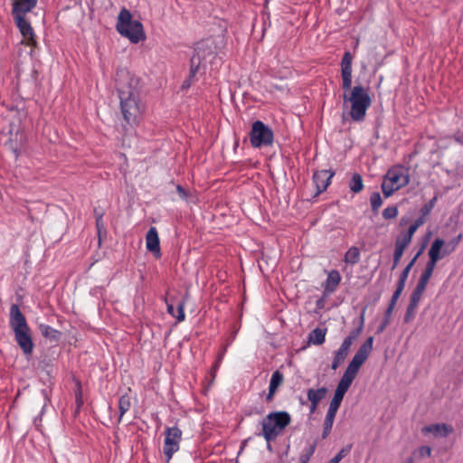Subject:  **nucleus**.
Segmentation results:
<instances>
[{"label": "nucleus", "instance_id": "obj_48", "mask_svg": "<svg viewBox=\"0 0 463 463\" xmlns=\"http://www.w3.org/2000/svg\"><path fill=\"white\" fill-rule=\"evenodd\" d=\"M407 278H404L403 276H400L399 279L396 284L395 291H398L399 293H402L405 284H406Z\"/></svg>", "mask_w": 463, "mask_h": 463}, {"label": "nucleus", "instance_id": "obj_15", "mask_svg": "<svg viewBox=\"0 0 463 463\" xmlns=\"http://www.w3.org/2000/svg\"><path fill=\"white\" fill-rule=\"evenodd\" d=\"M146 246L147 250L154 253L156 257H159L161 255L159 237L156 227H150L146 232Z\"/></svg>", "mask_w": 463, "mask_h": 463}, {"label": "nucleus", "instance_id": "obj_35", "mask_svg": "<svg viewBox=\"0 0 463 463\" xmlns=\"http://www.w3.org/2000/svg\"><path fill=\"white\" fill-rule=\"evenodd\" d=\"M201 62L202 60L199 53H194L191 58L190 77H194L201 66Z\"/></svg>", "mask_w": 463, "mask_h": 463}, {"label": "nucleus", "instance_id": "obj_43", "mask_svg": "<svg viewBox=\"0 0 463 463\" xmlns=\"http://www.w3.org/2000/svg\"><path fill=\"white\" fill-rule=\"evenodd\" d=\"M417 230H418V228L416 227V225L411 223L410 225V227L408 228L407 232L401 238L409 242H411L413 234L416 232Z\"/></svg>", "mask_w": 463, "mask_h": 463}, {"label": "nucleus", "instance_id": "obj_14", "mask_svg": "<svg viewBox=\"0 0 463 463\" xmlns=\"http://www.w3.org/2000/svg\"><path fill=\"white\" fill-rule=\"evenodd\" d=\"M453 431V426L447 423L429 424L421 429L422 434L431 433L435 438H447Z\"/></svg>", "mask_w": 463, "mask_h": 463}, {"label": "nucleus", "instance_id": "obj_22", "mask_svg": "<svg viewBox=\"0 0 463 463\" xmlns=\"http://www.w3.org/2000/svg\"><path fill=\"white\" fill-rule=\"evenodd\" d=\"M327 389L326 386H322L318 389L310 388L307 392V400L310 402L319 403L320 401L326 396Z\"/></svg>", "mask_w": 463, "mask_h": 463}, {"label": "nucleus", "instance_id": "obj_16", "mask_svg": "<svg viewBox=\"0 0 463 463\" xmlns=\"http://www.w3.org/2000/svg\"><path fill=\"white\" fill-rule=\"evenodd\" d=\"M38 0H15L13 6L14 17H25L26 14L31 12L37 4Z\"/></svg>", "mask_w": 463, "mask_h": 463}, {"label": "nucleus", "instance_id": "obj_26", "mask_svg": "<svg viewBox=\"0 0 463 463\" xmlns=\"http://www.w3.org/2000/svg\"><path fill=\"white\" fill-rule=\"evenodd\" d=\"M461 239H462V234L459 233L458 236L451 239L447 244L444 243V246L441 250V254L443 255V257L452 253L458 246Z\"/></svg>", "mask_w": 463, "mask_h": 463}, {"label": "nucleus", "instance_id": "obj_18", "mask_svg": "<svg viewBox=\"0 0 463 463\" xmlns=\"http://www.w3.org/2000/svg\"><path fill=\"white\" fill-rule=\"evenodd\" d=\"M225 352H226V348H222V350H220V352L216 355V358H215L213 364L211 366V369L208 373L211 379L208 383V385L207 386L204 385V394L206 393L207 390L210 388V386L213 383V382L215 380L216 373L220 368V365L222 362Z\"/></svg>", "mask_w": 463, "mask_h": 463}, {"label": "nucleus", "instance_id": "obj_1", "mask_svg": "<svg viewBox=\"0 0 463 463\" xmlns=\"http://www.w3.org/2000/svg\"><path fill=\"white\" fill-rule=\"evenodd\" d=\"M117 88L124 119L128 124H136L144 111V104L140 99L138 79L128 72L121 71Z\"/></svg>", "mask_w": 463, "mask_h": 463}, {"label": "nucleus", "instance_id": "obj_54", "mask_svg": "<svg viewBox=\"0 0 463 463\" xmlns=\"http://www.w3.org/2000/svg\"><path fill=\"white\" fill-rule=\"evenodd\" d=\"M453 138H454V140H455L458 144H459V145L463 146V134H462V133H460V132L456 133V134L454 135Z\"/></svg>", "mask_w": 463, "mask_h": 463}, {"label": "nucleus", "instance_id": "obj_49", "mask_svg": "<svg viewBox=\"0 0 463 463\" xmlns=\"http://www.w3.org/2000/svg\"><path fill=\"white\" fill-rule=\"evenodd\" d=\"M353 340L351 338H348L347 336L344 339L341 346L339 347L341 350L349 353L350 347L353 344Z\"/></svg>", "mask_w": 463, "mask_h": 463}, {"label": "nucleus", "instance_id": "obj_6", "mask_svg": "<svg viewBox=\"0 0 463 463\" xmlns=\"http://www.w3.org/2000/svg\"><path fill=\"white\" fill-rule=\"evenodd\" d=\"M207 22L208 24H212V26L208 29L209 35L204 38V55L206 52L218 53L225 46L226 23L217 18Z\"/></svg>", "mask_w": 463, "mask_h": 463}, {"label": "nucleus", "instance_id": "obj_50", "mask_svg": "<svg viewBox=\"0 0 463 463\" xmlns=\"http://www.w3.org/2000/svg\"><path fill=\"white\" fill-rule=\"evenodd\" d=\"M363 330V327H362V325H359V326L357 328H354L353 329L349 335H347L348 338H351V340L354 341L356 339V337L360 335V333L362 332Z\"/></svg>", "mask_w": 463, "mask_h": 463}, {"label": "nucleus", "instance_id": "obj_56", "mask_svg": "<svg viewBox=\"0 0 463 463\" xmlns=\"http://www.w3.org/2000/svg\"><path fill=\"white\" fill-rule=\"evenodd\" d=\"M425 217L426 216L420 215L414 221L413 224L416 225L417 228H419L425 222Z\"/></svg>", "mask_w": 463, "mask_h": 463}, {"label": "nucleus", "instance_id": "obj_29", "mask_svg": "<svg viewBox=\"0 0 463 463\" xmlns=\"http://www.w3.org/2000/svg\"><path fill=\"white\" fill-rule=\"evenodd\" d=\"M131 407L130 398L128 395H122L118 401V409H119V419L118 421L121 420L123 415L129 411Z\"/></svg>", "mask_w": 463, "mask_h": 463}, {"label": "nucleus", "instance_id": "obj_57", "mask_svg": "<svg viewBox=\"0 0 463 463\" xmlns=\"http://www.w3.org/2000/svg\"><path fill=\"white\" fill-rule=\"evenodd\" d=\"M96 225H97L98 231L99 232L100 229L103 227L102 215L97 216V218H96Z\"/></svg>", "mask_w": 463, "mask_h": 463}, {"label": "nucleus", "instance_id": "obj_25", "mask_svg": "<svg viewBox=\"0 0 463 463\" xmlns=\"http://www.w3.org/2000/svg\"><path fill=\"white\" fill-rule=\"evenodd\" d=\"M349 188L354 194H358L364 189V182L360 174H352L351 179L349 181Z\"/></svg>", "mask_w": 463, "mask_h": 463}, {"label": "nucleus", "instance_id": "obj_63", "mask_svg": "<svg viewBox=\"0 0 463 463\" xmlns=\"http://www.w3.org/2000/svg\"><path fill=\"white\" fill-rule=\"evenodd\" d=\"M177 191L182 197L184 196L185 192L180 185H177Z\"/></svg>", "mask_w": 463, "mask_h": 463}, {"label": "nucleus", "instance_id": "obj_37", "mask_svg": "<svg viewBox=\"0 0 463 463\" xmlns=\"http://www.w3.org/2000/svg\"><path fill=\"white\" fill-rule=\"evenodd\" d=\"M437 197H433L426 203L420 210V215L428 216L435 206Z\"/></svg>", "mask_w": 463, "mask_h": 463}, {"label": "nucleus", "instance_id": "obj_21", "mask_svg": "<svg viewBox=\"0 0 463 463\" xmlns=\"http://www.w3.org/2000/svg\"><path fill=\"white\" fill-rule=\"evenodd\" d=\"M326 328L316 327L308 334V343L320 345L326 341Z\"/></svg>", "mask_w": 463, "mask_h": 463}, {"label": "nucleus", "instance_id": "obj_30", "mask_svg": "<svg viewBox=\"0 0 463 463\" xmlns=\"http://www.w3.org/2000/svg\"><path fill=\"white\" fill-rule=\"evenodd\" d=\"M40 330L44 337L57 340L60 335V332L48 325H40Z\"/></svg>", "mask_w": 463, "mask_h": 463}, {"label": "nucleus", "instance_id": "obj_45", "mask_svg": "<svg viewBox=\"0 0 463 463\" xmlns=\"http://www.w3.org/2000/svg\"><path fill=\"white\" fill-rule=\"evenodd\" d=\"M390 319H391V317H385V314H384L380 325L376 328L375 333L376 334L383 333L385 330V328L387 327V326L390 324Z\"/></svg>", "mask_w": 463, "mask_h": 463}, {"label": "nucleus", "instance_id": "obj_17", "mask_svg": "<svg viewBox=\"0 0 463 463\" xmlns=\"http://www.w3.org/2000/svg\"><path fill=\"white\" fill-rule=\"evenodd\" d=\"M341 282V275L338 270L332 269L324 284V291L326 295L332 294L335 291L337 286Z\"/></svg>", "mask_w": 463, "mask_h": 463}, {"label": "nucleus", "instance_id": "obj_59", "mask_svg": "<svg viewBox=\"0 0 463 463\" xmlns=\"http://www.w3.org/2000/svg\"><path fill=\"white\" fill-rule=\"evenodd\" d=\"M317 403L310 402L309 412L314 413L317 411Z\"/></svg>", "mask_w": 463, "mask_h": 463}, {"label": "nucleus", "instance_id": "obj_39", "mask_svg": "<svg viewBox=\"0 0 463 463\" xmlns=\"http://www.w3.org/2000/svg\"><path fill=\"white\" fill-rule=\"evenodd\" d=\"M432 275L428 274L427 272H423L420 274L418 283L415 288H420V289L424 290L429 283L430 279Z\"/></svg>", "mask_w": 463, "mask_h": 463}, {"label": "nucleus", "instance_id": "obj_20", "mask_svg": "<svg viewBox=\"0 0 463 463\" xmlns=\"http://www.w3.org/2000/svg\"><path fill=\"white\" fill-rule=\"evenodd\" d=\"M373 336L367 337L354 356L364 363L373 350Z\"/></svg>", "mask_w": 463, "mask_h": 463}, {"label": "nucleus", "instance_id": "obj_28", "mask_svg": "<svg viewBox=\"0 0 463 463\" xmlns=\"http://www.w3.org/2000/svg\"><path fill=\"white\" fill-rule=\"evenodd\" d=\"M353 379L347 377V375H344L341 377L337 386H336V389L335 391V392H338V394H341L343 396L345 395V393L347 392L348 389L350 388L352 383H353Z\"/></svg>", "mask_w": 463, "mask_h": 463}, {"label": "nucleus", "instance_id": "obj_44", "mask_svg": "<svg viewBox=\"0 0 463 463\" xmlns=\"http://www.w3.org/2000/svg\"><path fill=\"white\" fill-rule=\"evenodd\" d=\"M415 453H417L420 458H429L431 455V448L429 446H420Z\"/></svg>", "mask_w": 463, "mask_h": 463}, {"label": "nucleus", "instance_id": "obj_11", "mask_svg": "<svg viewBox=\"0 0 463 463\" xmlns=\"http://www.w3.org/2000/svg\"><path fill=\"white\" fill-rule=\"evenodd\" d=\"M383 178L387 180L391 185H400V188L406 186L410 182L409 175L402 167H392L384 175Z\"/></svg>", "mask_w": 463, "mask_h": 463}, {"label": "nucleus", "instance_id": "obj_51", "mask_svg": "<svg viewBox=\"0 0 463 463\" xmlns=\"http://www.w3.org/2000/svg\"><path fill=\"white\" fill-rule=\"evenodd\" d=\"M338 408L329 405L326 417L335 420Z\"/></svg>", "mask_w": 463, "mask_h": 463}, {"label": "nucleus", "instance_id": "obj_32", "mask_svg": "<svg viewBox=\"0 0 463 463\" xmlns=\"http://www.w3.org/2000/svg\"><path fill=\"white\" fill-rule=\"evenodd\" d=\"M382 191L385 198H389L392 195V194L395 191H398L400 188V185H391L390 183L383 178V181L382 183Z\"/></svg>", "mask_w": 463, "mask_h": 463}, {"label": "nucleus", "instance_id": "obj_4", "mask_svg": "<svg viewBox=\"0 0 463 463\" xmlns=\"http://www.w3.org/2000/svg\"><path fill=\"white\" fill-rule=\"evenodd\" d=\"M116 29L132 43H137L145 38L142 24L133 20L131 13L126 8H122L118 14Z\"/></svg>", "mask_w": 463, "mask_h": 463}, {"label": "nucleus", "instance_id": "obj_62", "mask_svg": "<svg viewBox=\"0 0 463 463\" xmlns=\"http://www.w3.org/2000/svg\"><path fill=\"white\" fill-rule=\"evenodd\" d=\"M409 222V218H406V217H402L401 220H400V225L401 226H403L405 224H407Z\"/></svg>", "mask_w": 463, "mask_h": 463}, {"label": "nucleus", "instance_id": "obj_5", "mask_svg": "<svg viewBox=\"0 0 463 463\" xmlns=\"http://www.w3.org/2000/svg\"><path fill=\"white\" fill-rule=\"evenodd\" d=\"M291 417L288 411H271L262 420V436L267 442L274 440L290 423Z\"/></svg>", "mask_w": 463, "mask_h": 463}, {"label": "nucleus", "instance_id": "obj_7", "mask_svg": "<svg viewBox=\"0 0 463 463\" xmlns=\"http://www.w3.org/2000/svg\"><path fill=\"white\" fill-rule=\"evenodd\" d=\"M273 131L261 120H256L251 125L250 132V141L253 147L260 148L268 146L273 143Z\"/></svg>", "mask_w": 463, "mask_h": 463}, {"label": "nucleus", "instance_id": "obj_61", "mask_svg": "<svg viewBox=\"0 0 463 463\" xmlns=\"http://www.w3.org/2000/svg\"><path fill=\"white\" fill-rule=\"evenodd\" d=\"M364 314H365V307L363 309L361 316H360V325H362V327H364Z\"/></svg>", "mask_w": 463, "mask_h": 463}, {"label": "nucleus", "instance_id": "obj_38", "mask_svg": "<svg viewBox=\"0 0 463 463\" xmlns=\"http://www.w3.org/2000/svg\"><path fill=\"white\" fill-rule=\"evenodd\" d=\"M333 419L326 417L323 423V431H322V439L327 438V436L330 434L333 424H334Z\"/></svg>", "mask_w": 463, "mask_h": 463}, {"label": "nucleus", "instance_id": "obj_2", "mask_svg": "<svg viewBox=\"0 0 463 463\" xmlns=\"http://www.w3.org/2000/svg\"><path fill=\"white\" fill-rule=\"evenodd\" d=\"M10 326L14 333L15 340L25 354H31L33 349V343L31 336V330L26 319L16 304L10 307Z\"/></svg>", "mask_w": 463, "mask_h": 463}, {"label": "nucleus", "instance_id": "obj_27", "mask_svg": "<svg viewBox=\"0 0 463 463\" xmlns=\"http://www.w3.org/2000/svg\"><path fill=\"white\" fill-rule=\"evenodd\" d=\"M165 303L168 314L176 317L178 321H183L184 319V307L181 303L177 304V310H175L174 304L170 303L167 299H165Z\"/></svg>", "mask_w": 463, "mask_h": 463}, {"label": "nucleus", "instance_id": "obj_31", "mask_svg": "<svg viewBox=\"0 0 463 463\" xmlns=\"http://www.w3.org/2000/svg\"><path fill=\"white\" fill-rule=\"evenodd\" d=\"M353 444H347L342 448L327 463H339L351 451Z\"/></svg>", "mask_w": 463, "mask_h": 463}, {"label": "nucleus", "instance_id": "obj_12", "mask_svg": "<svg viewBox=\"0 0 463 463\" xmlns=\"http://www.w3.org/2000/svg\"><path fill=\"white\" fill-rule=\"evenodd\" d=\"M335 171L332 169H323L316 171L313 174V183L316 185L317 192L315 196L320 194L326 190L331 184V179L335 175Z\"/></svg>", "mask_w": 463, "mask_h": 463}, {"label": "nucleus", "instance_id": "obj_24", "mask_svg": "<svg viewBox=\"0 0 463 463\" xmlns=\"http://www.w3.org/2000/svg\"><path fill=\"white\" fill-rule=\"evenodd\" d=\"M361 252L358 247H350L344 255V261L347 264L354 265L359 262Z\"/></svg>", "mask_w": 463, "mask_h": 463}, {"label": "nucleus", "instance_id": "obj_47", "mask_svg": "<svg viewBox=\"0 0 463 463\" xmlns=\"http://www.w3.org/2000/svg\"><path fill=\"white\" fill-rule=\"evenodd\" d=\"M417 261L416 259L412 258L410 262L404 267L402 271L401 272L400 276H403L404 278L408 279L409 273L412 267L414 266L415 262Z\"/></svg>", "mask_w": 463, "mask_h": 463}, {"label": "nucleus", "instance_id": "obj_3", "mask_svg": "<svg viewBox=\"0 0 463 463\" xmlns=\"http://www.w3.org/2000/svg\"><path fill=\"white\" fill-rule=\"evenodd\" d=\"M344 104L349 102L351 105L350 117L355 122H361L364 119L366 111L371 106L372 99L368 89L362 85H355L350 92H344Z\"/></svg>", "mask_w": 463, "mask_h": 463}, {"label": "nucleus", "instance_id": "obj_58", "mask_svg": "<svg viewBox=\"0 0 463 463\" xmlns=\"http://www.w3.org/2000/svg\"><path fill=\"white\" fill-rule=\"evenodd\" d=\"M401 295H402V293H399L398 291L394 290V292L390 299V302L396 304Z\"/></svg>", "mask_w": 463, "mask_h": 463}, {"label": "nucleus", "instance_id": "obj_19", "mask_svg": "<svg viewBox=\"0 0 463 463\" xmlns=\"http://www.w3.org/2000/svg\"><path fill=\"white\" fill-rule=\"evenodd\" d=\"M410 243L411 242L400 237L396 239L392 269H394L398 266L405 249L410 245Z\"/></svg>", "mask_w": 463, "mask_h": 463}, {"label": "nucleus", "instance_id": "obj_64", "mask_svg": "<svg viewBox=\"0 0 463 463\" xmlns=\"http://www.w3.org/2000/svg\"><path fill=\"white\" fill-rule=\"evenodd\" d=\"M402 463H413V458L409 457Z\"/></svg>", "mask_w": 463, "mask_h": 463}, {"label": "nucleus", "instance_id": "obj_34", "mask_svg": "<svg viewBox=\"0 0 463 463\" xmlns=\"http://www.w3.org/2000/svg\"><path fill=\"white\" fill-rule=\"evenodd\" d=\"M370 203L372 207V211L376 213L378 209L383 204V199L378 192H373L370 196Z\"/></svg>", "mask_w": 463, "mask_h": 463}, {"label": "nucleus", "instance_id": "obj_36", "mask_svg": "<svg viewBox=\"0 0 463 463\" xmlns=\"http://www.w3.org/2000/svg\"><path fill=\"white\" fill-rule=\"evenodd\" d=\"M398 215V207L396 205H391L386 207L383 211V217L385 220H392L396 218Z\"/></svg>", "mask_w": 463, "mask_h": 463}, {"label": "nucleus", "instance_id": "obj_33", "mask_svg": "<svg viewBox=\"0 0 463 463\" xmlns=\"http://www.w3.org/2000/svg\"><path fill=\"white\" fill-rule=\"evenodd\" d=\"M348 353L341 350L340 348L335 352V357L333 359L331 367L333 370H336L339 365L345 361Z\"/></svg>", "mask_w": 463, "mask_h": 463}, {"label": "nucleus", "instance_id": "obj_10", "mask_svg": "<svg viewBox=\"0 0 463 463\" xmlns=\"http://www.w3.org/2000/svg\"><path fill=\"white\" fill-rule=\"evenodd\" d=\"M352 54L346 51L341 61L342 88L345 92L351 91L352 88Z\"/></svg>", "mask_w": 463, "mask_h": 463}, {"label": "nucleus", "instance_id": "obj_8", "mask_svg": "<svg viewBox=\"0 0 463 463\" xmlns=\"http://www.w3.org/2000/svg\"><path fill=\"white\" fill-rule=\"evenodd\" d=\"M182 431L177 427H171L165 430V438L164 443V454L169 461L173 455L179 449Z\"/></svg>", "mask_w": 463, "mask_h": 463}, {"label": "nucleus", "instance_id": "obj_41", "mask_svg": "<svg viewBox=\"0 0 463 463\" xmlns=\"http://www.w3.org/2000/svg\"><path fill=\"white\" fill-rule=\"evenodd\" d=\"M423 292H424V290L420 289V288H415L411 294L409 303L418 306Z\"/></svg>", "mask_w": 463, "mask_h": 463}, {"label": "nucleus", "instance_id": "obj_9", "mask_svg": "<svg viewBox=\"0 0 463 463\" xmlns=\"http://www.w3.org/2000/svg\"><path fill=\"white\" fill-rule=\"evenodd\" d=\"M444 246V240L441 238H436L429 249L428 255L429 260L426 263L425 269L423 272L432 275L437 262L443 258L441 250Z\"/></svg>", "mask_w": 463, "mask_h": 463}, {"label": "nucleus", "instance_id": "obj_23", "mask_svg": "<svg viewBox=\"0 0 463 463\" xmlns=\"http://www.w3.org/2000/svg\"><path fill=\"white\" fill-rule=\"evenodd\" d=\"M364 364V362L359 360L358 358L353 356L352 360L347 365L344 375H347V377L354 380L356 374L358 373L360 367Z\"/></svg>", "mask_w": 463, "mask_h": 463}, {"label": "nucleus", "instance_id": "obj_52", "mask_svg": "<svg viewBox=\"0 0 463 463\" xmlns=\"http://www.w3.org/2000/svg\"><path fill=\"white\" fill-rule=\"evenodd\" d=\"M396 304L395 303H392V302H389L388 304V307L385 310V317H391L392 316V313L395 307Z\"/></svg>", "mask_w": 463, "mask_h": 463}, {"label": "nucleus", "instance_id": "obj_55", "mask_svg": "<svg viewBox=\"0 0 463 463\" xmlns=\"http://www.w3.org/2000/svg\"><path fill=\"white\" fill-rule=\"evenodd\" d=\"M427 241H428V238L425 240V241L422 243L421 247L420 248V250L417 251V253L414 255V259L418 260V258L422 254L423 250H425V247L427 245Z\"/></svg>", "mask_w": 463, "mask_h": 463}, {"label": "nucleus", "instance_id": "obj_46", "mask_svg": "<svg viewBox=\"0 0 463 463\" xmlns=\"http://www.w3.org/2000/svg\"><path fill=\"white\" fill-rule=\"evenodd\" d=\"M345 396L341 395V394H338V392H335L334 393V396L329 403V405H332L335 408H340L341 406V403L343 402V399H344Z\"/></svg>", "mask_w": 463, "mask_h": 463}, {"label": "nucleus", "instance_id": "obj_42", "mask_svg": "<svg viewBox=\"0 0 463 463\" xmlns=\"http://www.w3.org/2000/svg\"><path fill=\"white\" fill-rule=\"evenodd\" d=\"M283 382V374L279 370L273 372L269 383L279 387Z\"/></svg>", "mask_w": 463, "mask_h": 463}, {"label": "nucleus", "instance_id": "obj_40", "mask_svg": "<svg viewBox=\"0 0 463 463\" xmlns=\"http://www.w3.org/2000/svg\"><path fill=\"white\" fill-rule=\"evenodd\" d=\"M417 305L409 303L406 308V312L403 317L405 323H409L415 316V312L417 309Z\"/></svg>", "mask_w": 463, "mask_h": 463}, {"label": "nucleus", "instance_id": "obj_60", "mask_svg": "<svg viewBox=\"0 0 463 463\" xmlns=\"http://www.w3.org/2000/svg\"><path fill=\"white\" fill-rule=\"evenodd\" d=\"M278 388L279 387H277L276 385H273V384L269 383V392H270V393L272 392L273 394H275V392H276Z\"/></svg>", "mask_w": 463, "mask_h": 463}, {"label": "nucleus", "instance_id": "obj_53", "mask_svg": "<svg viewBox=\"0 0 463 463\" xmlns=\"http://www.w3.org/2000/svg\"><path fill=\"white\" fill-rule=\"evenodd\" d=\"M314 452H315V445H312L308 449V451L306 454H302L299 458H305V457H307V458H308V460H309L310 457L314 454Z\"/></svg>", "mask_w": 463, "mask_h": 463}, {"label": "nucleus", "instance_id": "obj_13", "mask_svg": "<svg viewBox=\"0 0 463 463\" xmlns=\"http://www.w3.org/2000/svg\"><path fill=\"white\" fill-rule=\"evenodd\" d=\"M14 19L17 28L19 29L23 36V43L28 46L36 45L34 32L30 23L25 19V17L18 16L14 17Z\"/></svg>", "mask_w": 463, "mask_h": 463}]
</instances>
